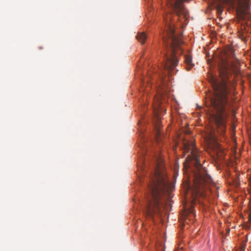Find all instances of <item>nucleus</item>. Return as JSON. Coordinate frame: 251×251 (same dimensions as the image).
I'll list each match as a JSON object with an SVG mask.
<instances>
[{
    "label": "nucleus",
    "instance_id": "4",
    "mask_svg": "<svg viewBox=\"0 0 251 251\" xmlns=\"http://www.w3.org/2000/svg\"><path fill=\"white\" fill-rule=\"evenodd\" d=\"M156 167L148 184L149 194L147 197L146 212L149 217L159 214L163 206L161 201L162 194H169L173 184L169 182L162 160L156 158Z\"/></svg>",
    "mask_w": 251,
    "mask_h": 251
},
{
    "label": "nucleus",
    "instance_id": "5",
    "mask_svg": "<svg viewBox=\"0 0 251 251\" xmlns=\"http://www.w3.org/2000/svg\"><path fill=\"white\" fill-rule=\"evenodd\" d=\"M236 9V13L239 21H242L241 30L238 31V36L243 40H245L246 34L249 31L248 25L245 26L246 21L250 19L248 13L249 0H219Z\"/></svg>",
    "mask_w": 251,
    "mask_h": 251
},
{
    "label": "nucleus",
    "instance_id": "1",
    "mask_svg": "<svg viewBox=\"0 0 251 251\" xmlns=\"http://www.w3.org/2000/svg\"><path fill=\"white\" fill-rule=\"evenodd\" d=\"M166 0L169 11L164 16L166 35L164 36L163 40L170 50L168 54H164L165 61L163 66L165 72H163V74L165 76L170 75L171 71L177 66L178 59L176 56L182 52L181 45L183 42L179 37L175 35L174 25L171 23L173 13H176V17L180 21L183 19L184 21H187L189 17L187 10L183 5V2L189 0Z\"/></svg>",
    "mask_w": 251,
    "mask_h": 251
},
{
    "label": "nucleus",
    "instance_id": "13",
    "mask_svg": "<svg viewBox=\"0 0 251 251\" xmlns=\"http://www.w3.org/2000/svg\"><path fill=\"white\" fill-rule=\"evenodd\" d=\"M218 147V150L219 151H221V149L220 148V147Z\"/></svg>",
    "mask_w": 251,
    "mask_h": 251
},
{
    "label": "nucleus",
    "instance_id": "10",
    "mask_svg": "<svg viewBox=\"0 0 251 251\" xmlns=\"http://www.w3.org/2000/svg\"><path fill=\"white\" fill-rule=\"evenodd\" d=\"M155 112V115H156V118H157V120H159V115H158V112L155 111V112Z\"/></svg>",
    "mask_w": 251,
    "mask_h": 251
},
{
    "label": "nucleus",
    "instance_id": "14",
    "mask_svg": "<svg viewBox=\"0 0 251 251\" xmlns=\"http://www.w3.org/2000/svg\"><path fill=\"white\" fill-rule=\"evenodd\" d=\"M145 80H144V81H143V85H144V83H145Z\"/></svg>",
    "mask_w": 251,
    "mask_h": 251
},
{
    "label": "nucleus",
    "instance_id": "2",
    "mask_svg": "<svg viewBox=\"0 0 251 251\" xmlns=\"http://www.w3.org/2000/svg\"><path fill=\"white\" fill-rule=\"evenodd\" d=\"M219 74L222 77L221 80H218L213 76L209 78V82L214 93L212 96L210 94H206L207 101L206 105L209 107L207 110V115L210 122L214 123L217 132L221 135H223L226 131L227 116L225 105L229 91L228 88V82L226 80L227 72L224 71L223 74V72L220 70Z\"/></svg>",
    "mask_w": 251,
    "mask_h": 251
},
{
    "label": "nucleus",
    "instance_id": "11",
    "mask_svg": "<svg viewBox=\"0 0 251 251\" xmlns=\"http://www.w3.org/2000/svg\"><path fill=\"white\" fill-rule=\"evenodd\" d=\"M156 136H158V137L160 136V131L158 129L157 130Z\"/></svg>",
    "mask_w": 251,
    "mask_h": 251
},
{
    "label": "nucleus",
    "instance_id": "3",
    "mask_svg": "<svg viewBox=\"0 0 251 251\" xmlns=\"http://www.w3.org/2000/svg\"><path fill=\"white\" fill-rule=\"evenodd\" d=\"M182 142L183 152L185 154L190 152V154L185 160L184 168L187 169L192 166L195 168L194 171L193 184L192 186L187 185L188 193L191 192L194 200H196L199 197L205 198L207 195V191H205V189L208 188L209 185H214V182L206 173L205 168L202 167L200 163V152L196 147L193 139L190 140L183 138Z\"/></svg>",
    "mask_w": 251,
    "mask_h": 251
},
{
    "label": "nucleus",
    "instance_id": "6",
    "mask_svg": "<svg viewBox=\"0 0 251 251\" xmlns=\"http://www.w3.org/2000/svg\"><path fill=\"white\" fill-rule=\"evenodd\" d=\"M184 62L186 65V69L190 71L194 67V64L192 63V56L188 54L184 55Z\"/></svg>",
    "mask_w": 251,
    "mask_h": 251
},
{
    "label": "nucleus",
    "instance_id": "8",
    "mask_svg": "<svg viewBox=\"0 0 251 251\" xmlns=\"http://www.w3.org/2000/svg\"><path fill=\"white\" fill-rule=\"evenodd\" d=\"M162 97V94H161V95L159 97H156L155 98V99L156 100V102L155 103V105H156L155 106L156 107V108H158L161 104V97Z\"/></svg>",
    "mask_w": 251,
    "mask_h": 251
},
{
    "label": "nucleus",
    "instance_id": "7",
    "mask_svg": "<svg viewBox=\"0 0 251 251\" xmlns=\"http://www.w3.org/2000/svg\"><path fill=\"white\" fill-rule=\"evenodd\" d=\"M137 40L143 44L147 39V36L144 32L138 33L136 35Z\"/></svg>",
    "mask_w": 251,
    "mask_h": 251
},
{
    "label": "nucleus",
    "instance_id": "9",
    "mask_svg": "<svg viewBox=\"0 0 251 251\" xmlns=\"http://www.w3.org/2000/svg\"><path fill=\"white\" fill-rule=\"evenodd\" d=\"M216 8H217V12H218V14L219 15L221 14L222 13V11H223L222 7L220 5L218 4V5H217Z\"/></svg>",
    "mask_w": 251,
    "mask_h": 251
},
{
    "label": "nucleus",
    "instance_id": "12",
    "mask_svg": "<svg viewBox=\"0 0 251 251\" xmlns=\"http://www.w3.org/2000/svg\"><path fill=\"white\" fill-rule=\"evenodd\" d=\"M141 148H143V150H144V151H146V148L145 147H141Z\"/></svg>",
    "mask_w": 251,
    "mask_h": 251
}]
</instances>
